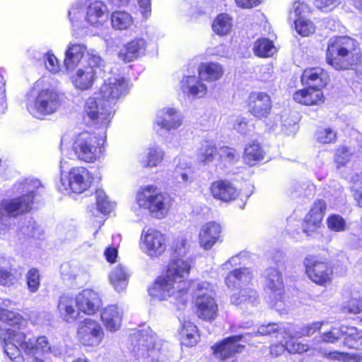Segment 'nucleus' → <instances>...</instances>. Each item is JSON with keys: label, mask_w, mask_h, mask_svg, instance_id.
I'll return each mask as SVG.
<instances>
[{"label": "nucleus", "mask_w": 362, "mask_h": 362, "mask_svg": "<svg viewBox=\"0 0 362 362\" xmlns=\"http://www.w3.org/2000/svg\"><path fill=\"white\" fill-rule=\"evenodd\" d=\"M296 102L305 105H318L323 102V93L320 88L308 87L296 91L293 95Z\"/></svg>", "instance_id": "nucleus-31"}, {"label": "nucleus", "mask_w": 362, "mask_h": 362, "mask_svg": "<svg viewBox=\"0 0 362 362\" xmlns=\"http://www.w3.org/2000/svg\"><path fill=\"white\" fill-rule=\"evenodd\" d=\"M199 76L207 81H216L219 80L223 73V69L220 64L214 62H204L199 66Z\"/></svg>", "instance_id": "nucleus-36"}, {"label": "nucleus", "mask_w": 362, "mask_h": 362, "mask_svg": "<svg viewBox=\"0 0 362 362\" xmlns=\"http://www.w3.org/2000/svg\"><path fill=\"white\" fill-rule=\"evenodd\" d=\"M180 88L189 97L202 98L207 92L206 86L196 76H188L182 78Z\"/></svg>", "instance_id": "nucleus-29"}, {"label": "nucleus", "mask_w": 362, "mask_h": 362, "mask_svg": "<svg viewBox=\"0 0 362 362\" xmlns=\"http://www.w3.org/2000/svg\"><path fill=\"white\" fill-rule=\"evenodd\" d=\"M352 152L350 148L341 146L337 149L334 156V163L337 168L346 165L351 159Z\"/></svg>", "instance_id": "nucleus-54"}, {"label": "nucleus", "mask_w": 362, "mask_h": 362, "mask_svg": "<svg viewBox=\"0 0 362 362\" xmlns=\"http://www.w3.org/2000/svg\"><path fill=\"white\" fill-rule=\"evenodd\" d=\"M57 311L59 317L69 324L75 322L80 315L75 298L68 295H64L59 298Z\"/></svg>", "instance_id": "nucleus-22"}, {"label": "nucleus", "mask_w": 362, "mask_h": 362, "mask_svg": "<svg viewBox=\"0 0 362 362\" xmlns=\"http://www.w3.org/2000/svg\"><path fill=\"white\" fill-rule=\"evenodd\" d=\"M324 357L329 360H338L343 362H359L361 356L359 354H351L337 351H326L322 353Z\"/></svg>", "instance_id": "nucleus-49"}, {"label": "nucleus", "mask_w": 362, "mask_h": 362, "mask_svg": "<svg viewBox=\"0 0 362 362\" xmlns=\"http://www.w3.org/2000/svg\"><path fill=\"white\" fill-rule=\"evenodd\" d=\"M21 231L25 235L36 239L42 238L44 235L43 230L32 218H30L25 225L21 226Z\"/></svg>", "instance_id": "nucleus-51"}, {"label": "nucleus", "mask_w": 362, "mask_h": 362, "mask_svg": "<svg viewBox=\"0 0 362 362\" xmlns=\"http://www.w3.org/2000/svg\"><path fill=\"white\" fill-rule=\"evenodd\" d=\"M0 341L1 345L4 349V353L11 360L14 361L18 356H20L19 349L14 346L11 341L8 339V334H6V329H3L0 327Z\"/></svg>", "instance_id": "nucleus-45"}, {"label": "nucleus", "mask_w": 362, "mask_h": 362, "mask_svg": "<svg viewBox=\"0 0 362 362\" xmlns=\"http://www.w3.org/2000/svg\"><path fill=\"white\" fill-rule=\"evenodd\" d=\"M253 49L255 54L261 57H269L276 52L273 42L267 38L257 40Z\"/></svg>", "instance_id": "nucleus-46"}, {"label": "nucleus", "mask_w": 362, "mask_h": 362, "mask_svg": "<svg viewBox=\"0 0 362 362\" xmlns=\"http://www.w3.org/2000/svg\"><path fill=\"white\" fill-rule=\"evenodd\" d=\"M182 115L175 109L168 107L160 110L157 115L156 122L166 130L176 129L182 124Z\"/></svg>", "instance_id": "nucleus-28"}, {"label": "nucleus", "mask_w": 362, "mask_h": 362, "mask_svg": "<svg viewBox=\"0 0 362 362\" xmlns=\"http://www.w3.org/2000/svg\"><path fill=\"white\" fill-rule=\"evenodd\" d=\"M182 343L186 346H193L198 341L197 328L191 322H183L180 331Z\"/></svg>", "instance_id": "nucleus-41"}, {"label": "nucleus", "mask_w": 362, "mask_h": 362, "mask_svg": "<svg viewBox=\"0 0 362 362\" xmlns=\"http://www.w3.org/2000/svg\"><path fill=\"white\" fill-rule=\"evenodd\" d=\"M6 334L12 344L28 358L35 355H43L50 350L49 344L44 336L34 338L29 333L6 329Z\"/></svg>", "instance_id": "nucleus-11"}, {"label": "nucleus", "mask_w": 362, "mask_h": 362, "mask_svg": "<svg viewBox=\"0 0 362 362\" xmlns=\"http://www.w3.org/2000/svg\"><path fill=\"white\" fill-rule=\"evenodd\" d=\"M322 325V322H314L302 327L299 332L294 331L291 326L288 325L287 328L284 329V332L291 337H310L320 330Z\"/></svg>", "instance_id": "nucleus-43"}, {"label": "nucleus", "mask_w": 362, "mask_h": 362, "mask_svg": "<svg viewBox=\"0 0 362 362\" xmlns=\"http://www.w3.org/2000/svg\"><path fill=\"white\" fill-rule=\"evenodd\" d=\"M69 168L68 162L64 158L61 160L60 168L62 171L61 182L63 185H67L74 193H82L86 190L90 185V177L88 170L83 167L73 168L69 172L68 177H63L64 171Z\"/></svg>", "instance_id": "nucleus-12"}, {"label": "nucleus", "mask_w": 362, "mask_h": 362, "mask_svg": "<svg viewBox=\"0 0 362 362\" xmlns=\"http://www.w3.org/2000/svg\"><path fill=\"white\" fill-rule=\"evenodd\" d=\"M213 30L219 35L228 34L232 28V18L226 13L219 14L212 24Z\"/></svg>", "instance_id": "nucleus-44"}, {"label": "nucleus", "mask_w": 362, "mask_h": 362, "mask_svg": "<svg viewBox=\"0 0 362 362\" xmlns=\"http://www.w3.org/2000/svg\"><path fill=\"white\" fill-rule=\"evenodd\" d=\"M38 180H25L16 185L22 196L16 199H4L0 203V224L8 227L18 215L28 212L31 209L36 190L40 187Z\"/></svg>", "instance_id": "nucleus-4"}, {"label": "nucleus", "mask_w": 362, "mask_h": 362, "mask_svg": "<svg viewBox=\"0 0 362 362\" xmlns=\"http://www.w3.org/2000/svg\"><path fill=\"white\" fill-rule=\"evenodd\" d=\"M327 62L337 70L352 69L361 60V49L354 39L338 36L329 40Z\"/></svg>", "instance_id": "nucleus-3"}, {"label": "nucleus", "mask_w": 362, "mask_h": 362, "mask_svg": "<svg viewBox=\"0 0 362 362\" xmlns=\"http://www.w3.org/2000/svg\"><path fill=\"white\" fill-rule=\"evenodd\" d=\"M164 151L158 146L149 147L145 155L141 158L143 167H156L163 160Z\"/></svg>", "instance_id": "nucleus-39"}, {"label": "nucleus", "mask_w": 362, "mask_h": 362, "mask_svg": "<svg viewBox=\"0 0 362 362\" xmlns=\"http://www.w3.org/2000/svg\"><path fill=\"white\" fill-rule=\"evenodd\" d=\"M136 201L139 209L146 210L157 219L168 216L173 202L168 194L161 192L153 185L141 187L136 194Z\"/></svg>", "instance_id": "nucleus-7"}, {"label": "nucleus", "mask_w": 362, "mask_h": 362, "mask_svg": "<svg viewBox=\"0 0 362 362\" xmlns=\"http://www.w3.org/2000/svg\"><path fill=\"white\" fill-rule=\"evenodd\" d=\"M25 106L33 117L42 119L58 111L62 105V97L52 86L39 88L36 84L25 95Z\"/></svg>", "instance_id": "nucleus-5"}, {"label": "nucleus", "mask_w": 362, "mask_h": 362, "mask_svg": "<svg viewBox=\"0 0 362 362\" xmlns=\"http://www.w3.org/2000/svg\"><path fill=\"white\" fill-rule=\"evenodd\" d=\"M303 84L316 88H322L328 81V75L320 67L308 68L305 69L301 76Z\"/></svg>", "instance_id": "nucleus-30"}, {"label": "nucleus", "mask_w": 362, "mask_h": 362, "mask_svg": "<svg viewBox=\"0 0 362 362\" xmlns=\"http://www.w3.org/2000/svg\"><path fill=\"white\" fill-rule=\"evenodd\" d=\"M140 244L142 251L151 258L160 257L166 250L165 235L154 228L143 230Z\"/></svg>", "instance_id": "nucleus-13"}, {"label": "nucleus", "mask_w": 362, "mask_h": 362, "mask_svg": "<svg viewBox=\"0 0 362 362\" xmlns=\"http://www.w3.org/2000/svg\"><path fill=\"white\" fill-rule=\"evenodd\" d=\"M293 13L296 18H305L309 13V8L306 4L301 1H295L293 5Z\"/></svg>", "instance_id": "nucleus-63"}, {"label": "nucleus", "mask_w": 362, "mask_h": 362, "mask_svg": "<svg viewBox=\"0 0 362 362\" xmlns=\"http://www.w3.org/2000/svg\"><path fill=\"white\" fill-rule=\"evenodd\" d=\"M103 137L95 133L84 131L77 134L74 139L71 150L76 159L86 163H93L102 152Z\"/></svg>", "instance_id": "nucleus-10"}, {"label": "nucleus", "mask_w": 362, "mask_h": 362, "mask_svg": "<svg viewBox=\"0 0 362 362\" xmlns=\"http://www.w3.org/2000/svg\"><path fill=\"white\" fill-rule=\"evenodd\" d=\"M294 22L296 31L303 36H308L315 32L313 23L305 18H296Z\"/></svg>", "instance_id": "nucleus-53"}, {"label": "nucleus", "mask_w": 362, "mask_h": 362, "mask_svg": "<svg viewBox=\"0 0 362 362\" xmlns=\"http://www.w3.org/2000/svg\"><path fill=\"white\" fill-rule=\"evenodd\" d=\"M191 269L188 259L174 258L169 263L166 273L159 276L149 294L160 300L170 299L171 301L185 305L188 300L187 291L189 282L186 281Z\"/></svg>", "instance_id": "nucleus-2"}, {"label": "nucleus", "mask_w": 362, "mask_h": 362, "mask_svg": "<svg viewBox=\"0 0 362 362\" xmlns=\"http://www.w3.org/2000/svg\"><path fill=\"white\" fill-rule=\"evenodd\" d=\"M266 288L270 291L269 298L276 308H280L279 303L283 298L284 284L281 273L273 267L268 268L264 272Z\"/></svg>", "instance_id": "nucleus-19"}, {"label": "nucleus", "mask_w": 362, "mask_h": 362, "mask_svg": "<svg viewBox=\"0 0 362 362\" xmlns=\"http://www.w3.org/2000/svg\"><path fill=\"white\" fill-rule=\"evenodd\" d=\"M105 62L95 51L88 52L82 65L71 76V82L77 89L90 88L98 75L104 71Z\"/></svg>", "instance_id": "nucleus-8"}, {"label": "nucleus", "mask_w": 362, "mask_h": 362, "mask_svg": "<svg viewBox=\"0 0 362 362\" xmlns=\"http://www.w3.org/2000/svg\"><path fill=\"white\" fill-rule=\"evenodd\" d=\"M107 6L98 0H78L69 11V18L74 27L82 28L88 25L98 27L106 18Z\"/></svg>", "instance_id": "nucleus-6"}, {"label": "nucleus", "mask_w": 362, "mask_h": 362, "mask_svg": "<svg viewBox=\"0 0 362 362\" xmlns=\"http://www.w3.org/2000/svg\"><path fill=\"white\" fill-rule=\"evenodd\" d=\"M284 334L286 335V333ZM287 336L288 337V338H290V339L286 341L285 344L286 350L288 353L303 354L309 349V346L308 344L298 342L297 340L295 339L296 337H291L288 334Z\"/></svg>", "instance_id": "nucleus-58"}, {"label": "nucleus", "mask_w": 362, "mask_h": 362, "mask_svg": "<svg viewBox=\"0 0 362 362\" xmlns=\"http://www.w3.org/2000/svg\"><path fill=\"white\" fill-rule=\"evenodd\" d=\"M341 337L344 336V344L349 348H355L358 340L360 339L356 329L354 327H348L341 326L340 327Z\"/></svg>", "instance_id": "nucleus-50"}, {"label": "nucleus", "mask_w": 362, "mask_h": 362, "mask_svg": "<svg viewBox=\"0 0 362 362\" xmlns=\"http://www.w3.org/2000/svg\"><path fill=\"white\" fill-rule=\"evenodd\" d=\"M264 157V151L259 143L252 141L246 145L243 157L245 163L253 166L262 160Z\"/></svg>", "instance_id": "nucleus-38"}, {"label": "nucleus", "mask_w": 362, "mask_h": 362, "mask_svg": "<svg viewBox=\"0 0 362 362\" xmlns=\"http://www.w3.org/2000/svg\"><path fill=\"white\" fill-rule=\"evenodd\" d=\"M288 326H279L276 323H269L267 325H262L259 327L257 331L255 332L254 336L259 335H271L275 333H285L284 329L287 328Z\"/></svg>", "instance_id": "nucleus-59"}, {"label": "nucleus", "mask_w": 362, "mask_h": 362, "mask_svg": "<svg viewBox=\"0 0 362 362\" xmlns=\"http://www.w3.org/2000/svg\"><path fill=\"white\" fill-rule=\"evenodd\" d=\"M252 279V274L249 269L240 268L230 272L225 278V283L228 288H235L249 284Z\"/></svg>", "instance_id": "nucleus-33"}, {"label": "nucleus", "mask_w": 362, "mask_h": 362, "mask_svg": "<svg viewBox=\"0 0 362 362\" xmlns=\"http://www.w3.org/2000/svg\"><path fill=\"white\" fill-rule=\"evenodd\" d=\"M77 337L84 346H96L101 343L104 332L98 321L86 318L78 324Z\"/></svg>", "instance_id": "nucleus-14"}, {"label": "nucleus", "mask_w": 362, "mask_h": 362, "mask_svg": "<svg viewBox=\"0 0 362 362\" xmlns=\"http://www.w3.org/2000/svg\"><path fill=\"white\" fill-rule=\"evenodd\" d=\"M194 174L191 162L185 158H179L173 172L174 178L182 183H191L194 179Z\"/></svg>", "instance_id": "nucleus-34"}, {"label": "nucleus", "mask_w": 362, "mask_h": 362, "mask_svg": "<svg viewBox=\"0 0 362 362\" xmlns=\"http://www.w3.org/2000/svg\"><path fill=\"white\" fill-rule=\"evenodd\" d=\"M123 316L122 310L117 305H110L101 312V320L110 332H116L120 328Z\"/></svg>", "instance_id": "nucleus-27"}, {"label": "nucleus", "mask_w": 362, "mask_h": 362, "mask_svg": "<svg viewBox=\"0 0 362 362\" xmlns=\"http://www.w3.org/2000/svg\"><path fill=\"white\" fill-rule=\"evenodd\" d=\"M86 47L83 44L70 42L65 52L64 66L68 71H72L82 59Z\"/></svg>", "instance_id": "nucleus-32"}, {"label": "nucleus", "mask_w": 362, "mask_h": 362, "mask_svg": "<svg viewBox=\"0 0 362 362\" xmlns=\"http://www.w3.org/2000/svg\"><path fill=\"white\" fill-rule=\"evenodd\" d=\"M351 188L354 192L355 199L358 206L362 208V173L353 177Z\"/></svg>", "instance_id": "nucleus-60"}, {"label": "nucleus", "mask_w": 362, "mask_h": 362, "mask_svg": "<svg viewBox=\"0 0 362 362\" xmlns=\"http://www.w3.org/2000/svg\"><path fill=\"white\" fill-rule=\"evenodd\" d=\"M304 265L308 278L314 283L325 286L330 282L332 269L327 262L319 261L309 256L305 259Z\"/></svg>", "instance_id": "nucleus-15"}, {"label": "nucleus", "mask_w": 362, "mask_h": 362, "mask_svg": "<svg viewBox=\"0 0 362 362\" xmlns=\"http://www.w3.org/2000/svg\"><path fill=\"white\" fill-rule=\"evenodd\" d=\"M218 155L222 159L226 160L228 163H235L239 159V154L236 150L228 146L220 148Z\"/></svg>", "instance_id": "nucleus-61"}, {"label": "nucleus", "mask_w": 362, "mask_h": 362, "mask_svg": "<svg viewBox=\"0 0 362 362\" xmlns=\"http://www.w3.org/2000/svg\"><path fill=\"white\" fill-rule=\"evenodd\" d=\"M26 281L28 289L32 293H35L40 284V275L39 270L36 268H32L26 274Z\"/></svg>", "instance_id": "nucleus-55"}, {"label": "nucleus", "mask_w": 362, "mask_h": 362, "mask_svg": "<svg viewBox=\"0 0 362 362\" xmlns=\"http://www.w3.org/2000/svg\"><path fill=\"white\" fill-rule=\"evenodd\" d=\"M45 64L47 70L50 72L56 73L59 69V62L57 57L50 53L45 54Z\"/></svg>", "instance_id": "nucleus-62"}, {"label": "nucleus", "mask_w": 362, "mask_h": 362, "mask_svg": "<svg viewBox=\"0 0 362 362\" xmlns=\"http://www.w3.org/2000/svg\"><path fill=\"white\" fill-rule=\"evenodd\" d=\"M95 197L96 199L98 213L100 212L103 214H107L112 211L115 205L109 201L108 197L103 189H97L95 191Z\"/></svg>", "instance_id": "nucleus-48"}, {"label": "nucleus", "mask_w": 362, "mask_h": 362, "mask_svg": "<svg viewBox=\"0 0 362 362\" xmlns=\"http://www.w3.org/2000/svg\"><path fill=\"white\" fill-rule=\"evenodd\" d=\"M0 320L9 326L22 329L27 326V320L18 313L10 310L3 311L0 315Z\"/></svg>", "instance_id": "nucleus-42"}, {"label": "nucleus", "mask_w": 362, "mask_h": 362, "mask_svg": "<svg viewBox=\"0 0 362 362\" xmlns=\"http://www.w3.org/2000/svg\"><path fill=\"white\" fill-rule=\"evenodd\" d=\"M17 281L16 275L11 272V268L5 267L0 262V285L11 286Z\"/></svg>", "instance_id": "nucleus-56"}, {"label": "nucleus", "mask_w": 362, "mask_h": 362, "mask_svg": "<svg viewBox=\"0 0 362 362\" xmlns=\"http://www.w3.org/2000/svg\"><path fill=\"white\" fill-rule=\"evenodd\" d=\"M212 197L225 202H229L238 197L239 192L236 187L228 180L214 182L210 187Z\"/></svg>", "instance_id": "nucleus-24"}, {"label": "nucleus", "mask_w": 362, "mask_h": 362, "mask_svg": "<svg viewBox=\"0 0 362 362\" xmlns=\"http://www.w3.org/2000/svg\"><path fill=\"white\" fill-rule=\"evenodd\" d=\"M339 338H341L340 328H334L329 332L322 334L321 341L326 343H334Z\"/></svg>", "instance_id": "nucleus-64"}, {"label": "nucleus", "mask_w": 362, "mask_h": 362, "mask_svg": "<svg viewBox=\"0 0 362 362\" xmlns=\"http://www.w3.org/2000/svg\"><path fill=\"white\" fill-rule=\"evenodd\" d=\"M247 335L249 334H240L223 339L219 344L212 346L214 355L217 358L224 361L232 359L237 353L240 352L244 348V346L238 344V342Z\"/></svg>", "instance_id": "nucleus-18"}, {"label": "nucleus", "mask_w": 362, "mask_h": 362, "mask_svg": "<svg viewBox=\"0 0 362 362\" xmlns=\"http://www.w3.org/2000/svg\"><path fill=\"white\" fill-rule=\"evenodd\" d=\"M146 42L144 38L137 37L127 43L118 52L119 59L129 62L144 54Z\"/></svg>", "instance_id": "nucleus-26"}, {"label": "nucleus", "mask_w": 362, "mask_h": 362, "mask_svg": "<svg viewBox=\"0 0 362 362\" xmlns=\"http://www.w3.org/2000/svg\"><path fill=\"white\" fill-rule=\"evenodd\" d=\"M193 295L197 316L206 321L214 320L218 312L215 286L207 281L198 282Z\"/></svg>", "instance_id": "nucleus-9"}, {"label": "nucleus", "mask_w": 362, "mask_h": 362, "mask_svg": "<svg viewBox=\"0 0 362 362\" xmlns=\"http://www.w3.org/2000/svg\"><path fill=\"white\" fill-rule=\"evenodd\" d=\"M329 229L335 232H342L346 229L345 220L339 215L332 214L327 220Z\"/></svg>", "instance_id": "nucleus-57"}, {"label": "nucleus", "mask_w": 362, "mask_h": 362, "mask_svg": "<svg viewBox=\"0 0 362 362\" xmlns=\"http://www.w3.org/2000/svg\"><path fill=\"white\" fill-rule=\"evenodd\" d=\"M75 299L79 311L87 315L95 314L102 306L99 293L92 289H83Z\"/></svg>", "instance_id": "nucleus-21"}, {"label": "nucleus", "mask_w": 362, "mask_h": 362, "mask_svg": "<svg viewBox=\"0 0 362 362\" xmlns=\"http://www.w3.org/2000/svg\"><path fill=\"white\" fill-rule=\"evenodd\" d=\"M315 139L321 144H333L337 141V132L331 128H321L315 134Z\"/></svg>", "instance_id": "nucleus-52"}, {"label": "nucleus", "mask_w": 362, "mask_h": 362, "mask_svg": "<svg viewBox=\"0 0 362 362\" xmlns=\"http://www.w3.org/2000/svg\"><path fill=\"white\" fill-rule=\"evenodd\" d=\"M132 341H135L134 351L141 357H154L158 344L156 343V334L151 329H144L132 337Z\"/></svg>", "instance_id": "nucleus-16"}, {"label": "nucleus", "mask_w": 362, "mask_h": 362, "mask_svg": "<svg viewBox=\"0 0 362 362\" xmlns=\"http://www.w3.org/2000/svg\"><path fill=\"white\" fill-rule=\"evenodd\" d=\"M129 278V274L127 268L122 264L115 266L109 274L110 282L117 292L126 289Z\"/></svg>", "instance_id": "nucleus-35"}, {"label": "nucleus", "mask_w": 362, "mask_h": 362, "mask_svg": "<svg viewBox=\"0 0 362 362\" xmlns=\"http://www.w3.org/2000/svg\"><path fill=\"white\" fill-rule=\"evenodd\" d=\"M257 292L256 291L251 288L241 289L238 293H234L230 297L231 303L237 305L245 303H254L257 300Z\"/></svg>", "instance_id": "nucleus-47"}, {"label": "nucleus", "mask_w": 362, "mask_h": 362, "mask_svg": "<svg viewBox=\"0 0 362 362\" xmlns=\"http://www.w3.org/2000/svg\"><path fill=\"white\" fill-rule=\"evenodd\" d=\"M221 226L215 222H207L200 228L199 243L206 250H210L219 240Z\"/></svg>", "instance_id": "nucleus-23"}, {"label": "nucleus", "mask_w": 362, "mask_h": 362, "mask_svg": "<svg viewBox=\"0 0 362 362\" xmlns=\"http://www.w3.org/2000/svg\"><path fill=\"white\" fill-rule=\"evenodd\" d=\"M326 210V203L319 199L315 202L313 207L305 217L303 230L306 233L313 232L320 227Z\"/></svg>", "instance_id": "nucleus-25"}, {"label": "nucleus", "mask_w": 362, "mask_h": 362, "mask_svg": "<svg viewBox=\"0 0 362 362\" xmlns=\"http://www.w3.org/2000/svg\"><path fill=\"white\" fill-rule=\"evenodd\" d=\"M247 105L250 112L258 119L267 118L272 109L270 97L263 92L251 93Z\"/></svg>", "instance_id": "nucleus-20"}, {"label": "nucleus", "mask_w": 362, "mask_h": 362, "mask_svg": "<svg viewBox=\"0 0 362 362\" xmlns=\"http://www.w3.org/2000/svg\"><path fill=\"white\" fill-rule=\"evenodd\" d=\"M133 23V17L127 11H117L113 12L111 15V23L112 28L116 30H127Z\"/></svg>", "instance_id": "nucleus-40"}, {"label": "nucleus", "mask_w": 362, "mask_h": 362, "mask_svg": "<svg viewBox=\"0 0 362 362\" xmlns=\"http://www.w3.org/2000/svg\"><path fill=\"white\" fill-rule=\"evenodd\" d=\"M60 272L64 280L78 286L86 284L90 278L88 268L77 261L62 264Z\"/></svg>", "instance_id": "nucleus-17"}, {"label": "nucleus", "mask_w": 362, "mask_h": 362, "mask_svg": "<svg viewBox=\"0 0 362 362\" xmlns=\"http://www.w3.org/2000/svg\"><path fill=\"white\" fill-rule=\"evenodd\" d=\"M129 90L128 81L122 76H112L105 79L98 98H89L84 106V115L93 124L105 130L115 113V105Z\"/></svg>", "instance_id": "nucleus-1"}, {"label": "nucleus", "mask_w": 362, "mask_h": 362, "mask_svg": "<svg viewBox=\"0 0 362 362\" xmlns=\"http://www.w3.org/2000/svg\"><path fill=\"white\" fill-rule=\"evenodd\" d=\"M218 155V152L215 143L213 141L203 140L198 149L197 159L199 162L206 165L215 160Z\"/></svg>", "instance_id": "nucleus-37"}]
</instances>
